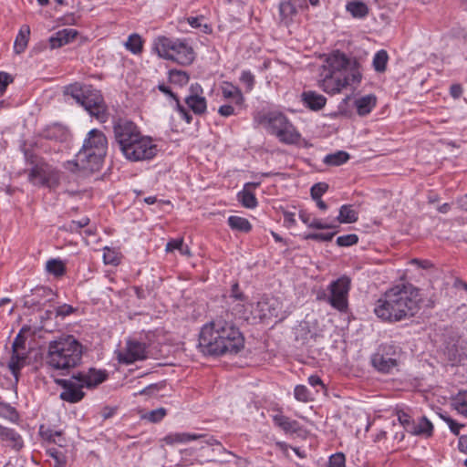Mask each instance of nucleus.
Instances as JSON below:
<instances>
[{
	"label": "nucleus",
	"mask_w": 467,
	"mask_h": 467,
	"mask_svg": "<svg viewBox=\"0 0 467 467\" xmlns=\"http://www.w3.org/2000/svg\"><path fill=\"white\" fill-rule=\"evenodd\" d=\"M244 347V337L231 320L218 317L203 325L199 335L198 348L204 355L237 354Z\"/></svg>",
	"instance_id": "nucleus-1"
},
{
	"label": "nucleus",
	"mask_w": 467,
	"mask_h": 467,
	"mask_svg": "<svg viewBox=\"0 0 467 467\" xmlns=\"http://www.w3.org/2000/svg\"><path fill=\"white\" fill-rule=\"evenodd\" d=\"M420 290L409 282H401L388 289L377 301L376 316L389 322L414 317L420 310Z\"/></svg>",
	"instance_id": "nucleus-2"
},
{
	"label": "nucleus",
	"mask_w": 467,
	"mask_h": 467,
	"mask_svg": "<svg viewBox=\"0 0 467 467\" xmlns=\"http://www.w3.org/2000/svg\"><path fill=\"white\" fill-rule=\"evenodd\" d=\"M84 346L72 335L60 336L47 343L44 364L60 376L69 375L81 364Z\"/></svg>",
	"instance_id": "nucleus-3"
},
{
	"label": "nucleus",
	"mask_w": 467,
	"mask_h": 467,
	"mask_svg": "<svg viewBox=\"0 0 467 467\" xmlns=\"http://www.w3.org/2000/svg\"><path fill=\"white\" fill-rule=\"evenodd\" d=\"M107 149L108 140L105 134L97 129L91 130L76 155V169L90 172L98 171L107 154Z\"/></svg>",
	"instance_id": "nucleus-4"
},
{
	"label": "nucleus",
	"mask_w": 467,
	"mask_h": 467,
	"mask_svg": "<svg viewBox=\"0 0 467 467\" xmlns=\"http://www.w3.org/2000/svg\"><path fill=\"white\" fill-rule=\"evenodd\" d=\"M65 94L70 95L79 105L95 117L99 122L104 123L109 119L108 107L100 91L92 88L91 86L74 83L65 88Z\"/></svg>",
	"instance_id": "nucleus-5"
},
{
	"label": "nucleus",
	"mask_w": 467,
	"mask_h": 467,
	"mask_svg": "<svg viewBox=\"0 0 467 467\" xmlns=\"http://www.w3.org/2000/svg\"><path fill=\"white\" fill-rule=\"evenodd\" d=\"M350 285V278L347 275H342L331 282L327 286L328 295L326 292L318 293L317 299L327 301L333 308L339 312H347Z\"/></svg>",
	"instance_id": "nucleus-6"
},
{
	"label": "nucleus",
	"mask_w": 467,
	"mask_h": 467,
	"mask_svg": "<svg viewBox=\"0 0 467 467\" xmlns=\"http://www.w3.org/2000/svg\"><path fill=\"white\" fill-rule=\"evenodd\" d=\"M327 65L328 73L340 72L343 76L349 75L352 82L358 83L361 80L358 63L350 60L344 53L335 51L330 54L327 58Z\"/></svg>",
	"instance_id": "nucleus-7"
},
{
	"label": "nucleus",
	"mask_w": 467,
	"mask_h": 467,
	"mask_svg": "<svg viewBox=\"0 0 467 467\" xmlns=\"http://www.w3.org/2000/svg\"><path fill=\"white\" fill-rule=\"evenodd\" d=\"M113 132L115 141L121 152L136 141V139L140 138L141 134L139 127L133 121L126 119L114 120Z\"/></svg>",
	"instance_id": "nucleus-8"
},
{
	"label": "nucleus",
	"mask_w": 467,
	"mask_h": 467,
	"mask_svg": "<svg viewBox=\"0 0 467 467\" xmlns=\"http://www.w3.org/2000/svg\"><path fill=\"white\" fill-rule=\"evenodd\" d=\"M158 152V147L150 137L140 135L136 141L132 142L122 154L126 159L139 161L152 159Z\"/></svg>",
	"instance_id": "nucleus-9"
},
{
	"label": "nucleus",
	"mask_w": 467,
	"mask_h": 467,
	"mask_svg": "<svg viewBox=\"0 0 467 467\" xmlns=\"http://www.w3.org/2000/svg\"><path fill=\"white\" fill-rule=\"evenodd\" d=\"M398 348L391 344L381 345L372 356L373 367L381 373H390L398 366Z\"/></svg>",
	"instance_id": "nucleus-10"
},
{
	"label": "nucleus",
	"mask_w": 467,
	"mask_h": 467,
	"mask_svg": "<svg viewBox=\"0 0 467 467\" xmlns=\"http://www.w3.org/2000/svg\"><path fill=\"white\" fill-rule=\"evenodd\" d=\"M28 180L34 185L52 187L57 182V176L51 166L45 162H40L30 169Z\"/></svg>",
	"instance_id": "nucleus-11"
},
{
	"label": "nucleus",
	"mask_w": 467,
	"mask_h": 467,
	"mask_svg": "<svg viewBox=\"0 0 467 467\" xmlns=\"http://www.w3.org/2000/svg\"><path fill=\"white\" fill-rule=\"evenodd\" d=\"M12 348L13 352L8 362V368L17 381L19 371L25 367L27 358L26 352L25 351V339L20 334L15 338Z\"/></svg>",
	"instance_id": "nucleus-12"
},
{
	"label": "nucleus",
	"mask_w": 467,
	"mask_h": 467,
	"mask_svg": "<svg viewBox=\"0 0 467 467\" xmlns=\"http://www.w3.org/2000/svg\"><path fill=\"white\" fill-rule=\"evenodd\" d=\"M74 380L75 379L72 378L70 379H55V382L63 389L59 395L62 400L69 403H77L84 398L85 393L82 390L84 387H80V382Z\"/></svg>",
	"instance_id": "nucleus-13"
},
{
	"label": "nucleus",
	"mask_w": 467,
	"mask_h": 467,
	"mask_svg": "<svg viewBox=\"0 0 467 467\" xmlns=\"http://www.w3.org/2000/svg\"><path fill=\"white\" fill-rule=\"evenodd\" d=\"M353 83L349 75L343 76L340 72H336V74L327 72L320 81V88L326 93L336 94Z\"/></svg>",
	"instance_id": "nucleus-14"
},
{
	"label": "nucleus",
	"mask_w": 467,
	"mask_h": 467,
	"mask_svg": "<svg viewBox=\"0 0 467 467\" xmlns=\"http://www.w3.org/2000/svg\"><path fill=\"white\" fill-rule=\"evenodd\" d=\"M202 93L203 89L200 84H192L189 88V95L185 98V103L196 115H202L206 112L207 102Z\"/></svg>",
	"instance_id": "nucleus-15"
},
{
	"label": "nucleus",
	"mask_w": 467,
	"mask_h": 467,
	"mask_svg": "<svg viewBox=\"0 0 467 467\" xmlns=\"http://www.w3.org/2000/svg\"><path fill=\"white\" fill-rule=\"evenodd\" d=\"M108 378L106 370L90 368L87 372H78L72 375V379L80 382V387L91 389L104 382Z\"/></svg>",
	"instance_id": "nucleus-16"
},
{
	"label": "nucleus",
	"mask_w": 467,
	"mask_h": 467,
	"mask_svg": "<svg viewBox=\"0 0 467 467\" xmlns=\"http://www.w3.org/2000/svg\"><path fill=\"white\" fill-rule=\"evenodd\" d=\"M169 59L181 65H189L194 59V53L188 45L182 42H176Z\"/></svg>",
	"instance_id": "nucleus-17"
},
{
	"label": "nucleus",
	"mask_w": 467,
	"mask_h": 467,
	"mask_svg": "<svg viewBox=\"0 0 467 467\" xmlns=\"http://www.w3.org/2000/svg\"><path fill=\"white\" fill-rule=\"evenodd\" d=\"M146 358V346L138 341H128L126 353L120 360L126 364H131L136 360Z\"/></svg>",
	"instance_id": "nucleus-18"
},
{
	"label": "nucleus",
	"mask_w": 467,
	"mask_h": 467,
	"mask_svg": "<svg viewBox=\"0 0 467 467\" xmlns=\"http://www.w3.org/2000/svg\"><path fill=\"white\" fill-rule=\"evenodd\" d=\"M77 35L78 32L72 28L59 30L49 38L50 47L51 48H58L74 39Z\"/></svg>",
	"instance_id": "nucleus-19"
},
{
	"label": "nucleus",
	"mask_w": 467,
	"mask_h": 467,
	"mask_svg": "<svg viewBox=\"0 0 467 467\" xmlns=\"http://www.w3.org/2000/svg\"><path fill=\"white\" fill-rule=\"evenodd\" d=\"M302 100L304 104L312 110L321 109L327 102L323 95L311 90L302 93Z\"/></svg>",
	"instance_id": "nucleus-20"
},
{
	"label": "nucleus",
	"mask_w": 467,
	"mask_h": 467,
	"mask_svg": "<svg viewBox=\"0 0 467 467\" xmlns=\"http://www.w3.org/2000/svg\"><path fill=\"white\" fill-rule=\"evenodd\" d=\"M0 441H5L8 446L15 450H20L23 447L21 436L14 430L0 425Z\"/></svg>",
	"instance_id": "nucleus-21"
},
{
	"label": "nucleus",
	"mask_w": 467,
	"mask_h": 467,
	"mask_svg": "<svg viewBox=\"0 0 467 467\" xmlns=\"http://www.w3.org/2000/svg\"><path fill=\"white\" fill-rule=\"evenodd\" d=\"M52 294L51 289L46 287L36 288L31 295L24 297V306L34 307L43 305L42 297L48 296Z\"/></svg>",
	"instance_id": "nucleus-22"
},
{
	"label": "nucleus",
	"mask_w": 467,
	"mask_h": 467,
	"mask_svg": "<svg viewBox=\"0 0 467 467\" xmlns=\"http://www.w3.org/2000/svg\"><path fill=\"white\" fill-rule=\"evenodd\" d=\"M176 42L168 37L161 36L155 40L154 49L161 57L169 59Z\"/></svg>",
	"instance_id": "nucleus-23"
},
{
	"label": "nucleus",
	"mask_w": 467,
	"mask_h": 467,
	"mask_svg": "<svg viewBox=\"0 0 467 467\" xmlns=\"http://www.w3.org/2000/svg\"><path fill=\"white\" fill-rule=\"evenodd\" d=\"M287 122L288 119L283 114H271L267 118V130L271 134L277 137Z\"/></svg>",
	"instance_id": "nucleus-24"
},
{
	"label": "nucleus",
	"mask_w": 467,
	"mask_h": 467,
	"mask_svg": "<svg viewBox=\"0 0 467 467\" xmlns=\"http://www.w3.org/2000/svg\"><path fill=\"white\" fill-rule=\"evenodd\" d=\"M296 5L293 4L290 0L283 1L279 5V17L280 22L285 26H288L292 21L294 16L296 15Z\"/></svg>",
	"instance_id": "nucleus-25"
},
{
	"label": "nucleus",
	"mask_w": 467,
	"mask_h": 467,
	"mask_svg": "<svg viewBox=\"0 0 467 467\" xmlns=\"http://www.w3.org/2000/svg\"><path fill=\"white\" fill-rule=\"evenodd\" d=\"M259 184L255 182H248L244 185L242 192L238 193V200L242 205L245 208H254L257 205V201L254 194L249 190V188H255Z\"/></svg>",
	"instance_id": "nucleus-26"
},
{
	"label": "nucleus",
	"mask_w": 467,
	"mask_h": 467,
	"mask_svg": "<svg viewBox=\"0 0 467 467\" xmlns=\"http://www.w3.org/2000/svg\"><path fill=\"white\" fill-rule=\"evenodd\" d=\"M205 434H190V433H171L164 437L163 441L169 444L172 445L174 443H186L191 441H195L199 439L205 438Z\"/></svg>",
	"instance_id": "nucleus-27"
},
{
	"label": "nucleus",
	"mask_w": 467,
	"mask_h": 467,
	"mask_svg": "<svg viewBox=\"0 0 467 467\" xmlns=\"http://www.w3.org/2000/svg\"><path fill=\"white\" fill-rule=\"evenodd\" d=\"M281 142L285 144H295L300 140V134L296 128L288 121L277 136Z\"/></svg>",
	"instance_id": "nucleus-28"
},
{
	"label": "nucleus",
	"mask_w": 467,
	"mask_h": 467,
	"mask_svg": "<svg viewBox=\"0 0 467 467\" xmlns=\"http://www.w3.org/2000/svg\"><path fill=\"white\" fill-rule=\"evenodd\" d=\"M376 102L377 98L372 94L358 99L355 101V106L357 108L358 114L360 116H365L368 114L376 106Z\"/></svg>",
	"instance_id": "nucleus-29"
},
{
	"label": "nucleus",
	"mask_w": 467,
	"mask_h": 467,
	"mask_svg": "<svg viewBox=\"0 0 467 467\" xmlns=\"http://www.w3.org/2000/svg\"><path fill=\"white\" fill-rule=\"evenodd\" d=\"M30 36V27L27 25L21 26L14 44V50L16 54H21L27 47Z\"/></svg>",
	"instance_id": "nucleus-30"
},
{
	"label": "nucleus",
	"mask_w": 467,
	"mask_h": 467,
	"mask_svg": "<svg viewBox=\"0 0 467 467\" xmlns=\"http://www.w3.org/2000/svg\"><path fill=\"white\" fill-rule=\"evenodd\" d=\"M222 94L224 99H233L238 105H242L244 99L241 90L232 83L224 82L222 87Z\"/></svg>",
	"instance_id": "nucleus-31"
},
{
	"label": "nucleus",
	"mask_w": 467,
	"mask_h": 467,
	"mask_svg": "<svg viewBox=\"0 0 467 467\" xmlns=\"http://www.w3.org/2000/svg\"><path fill=\"white\" fill-rule=\"evenodd\" d=\"M274 422L285 432L295 433L299 430V425L296 420H292L288 417L283 415L274 416Z\"/></svg>",
	"instance_id": "nucleus-32"
},
{
	"label": "nucleus",
	"mask_w": 467,
	"mask_h": 467,
	"mask_svg": "<svg viewBox=\"0 0 467 467\" xmlns=\"http://www.w3.org/2000/svg\"><path fill=\"white\" fill-rule=\"evenodd\" d=\"M358 219V213L352 209L351 205H342L339 209V214L337 220L340 223H356Z\"/></svg>",
	"instance_id": "nucleus-33"
},
{
	"label": "nucleus",
	"mask_w": 467,
	"mask_h": 467,
	"mask_svg": "<svg viewBox=\"0 0 467 467\" xmlns=\"http://www.w3.org/2000/svg\"><path fill=\"white\" fill-rule=\"evenodd\" d=\"M347 10L355 18H364L368 14L367 5L361 1H352L348 3Z\"/></svg>",
	"instance_id": "nucleus-34"
},
{
	"label": "nucleus",
	"mask_w": 467,
	"mask_h": 467,
	"mask_svg": "<svg viewBox=\"0 0 467 467\" xmlns=\"http://www.w3.org/2000/svg\"><path fill=\"white\" fill-rule=\"evenodd\" d=\"M228 224L232 229L244 233L249 232L252 228L247 219L235 215H232L228 218Z\"/></svg>",
	"instance_id": "nucleus-35"
},
{
	"label": "nucleus",
	"mask_w": 467,
	"mask_h": 467,
	"mask_svg": "<svg viewBox=\"0 0 467 467\" xmlns=\"http://www.w3.org/2000/svg\"><path fill=\"white\" fill-rule=\"evenodd\" d=\"M349 159V154L343 150H338L335 153L328 154L325 157L324 162L331 166H339L347 162Z\"/></svg>",
	"instance_id": "nucleus-36"
},
{
	"label": "nucleus",
	"mask_w": 467,
	"mask_h": 467,
	"mask_svg": "<svg viewBox=\"0 0 467 467\" xmlns=\"http://www.w3.org/2000/svg\"><path fill=\"white\" fill-rule=\"evenodd\" d=\"M389 56L386 50L378 51L373 57V67L377 72L382 73L386 70Z\"/></svg>",
	"instance_id": "nucleus-37"
},
{
	"label": "nucleus",
	"mask_w": 467,
	"mask_h": 467,
	"mask_svg": "<svg viewBox=\"0 0 467 467\" xmlns=\"http://www.w3.org/2000/svg\"><path fill=\"white\" fill-rule=\"evenodd\" d=\"M46 270L54 275L55 276H61L64 275L66 268L63 262L59 259H50L47 262Z\"/></svg>",
	"instance_id": "nucleus-38"
},
{
	"label": "nucleus",
	"mask_w": 467,
	"mask_h": 467,
	"mask_svg": "<svg viewBox=\"0 0 467 467\" xmlns=\"http://www.w3.org/2000/svg\"><path fill=\"white\" fill-rule=\"evenodd\" d=\"M453 406L459 413L467 417V389L458 393L453 399Z\"/></svg>",
	"instance_id": "nucleus-39"
},
{
	"label": "nucleus",
	"mask_w": 467,
	"mask_h": 467,
	"mask_svg": "<svg viewBox=\"0 0 467 467\" xmlns=\"http://www.w3.org/2000/svg\"><path fill=\"white\" fill-rule=\"evenodd\" d=\"M126 47L133 54L140 53L142 50L141 37L137 34L130 36L128 41L126 42Z\"/></svg>",
	"instance_id": "nucleus-40"
},
{
	"label": "nucleus",
	"mask_w": 467,
	"mask_h": 467,
	"mask_svg": "<svg viewBox=\"0 0 467 467\" xmlns=\"http://www.w3.org/2000/svg\"><path fill=\"white\" fill-rule=\"evenodd\" d=\"M0 417L16 421L18 419V414L14 407L7 403L0 402Z\"/></svg>",
	"instance_id": "nucleus-41"
},
{
	"label": "nucleus",
	"mask_w": 467,
	"mask_h": 467,
	"mask_svg": "<svg viewBox=\"0 0 467 467\" xmlns=\"http://www.w3.org/2000/svg\"><path fill=\"white\" fill-rule=\"evenodd\" d=\"M432 431L433 425L426 417H422L417 423V435L430 437L432 435Z\"/></svg>",
	"instance_id": "nucleus-42"
},
{
	"label": "nucleus",
	"mask_w": 467,
	"mask_h": 467,
	"mask_svg": "<svg viewBox=\"0 0 467 467\" xmlns=\"http://www.w3.org/2000/svg\"><path fill=\"white\" fill-rule=\"evenodd\" d=\"M170 80L173 84L184 86L189 82V76L185 71L171 70Z\"/></svg>",
	"instance_id": "nucleus-43"
},
{
	"label": "nucleus",
	"mask_w": 467,
	"mask_h": 467,
	"mask_svg": "<svg viewBox=\"0 0 467 467\" xmlns=\"http://www.w3.org/2000/svg\"><path fill=\"white\" fill-rule=\"evenodd\" d=\"M295 398L301 402H308L310 400V393L304 385H297L294 390Z\"/></svg>",
	"instance_id": "nucleus-44"
},
{
	"label": "nucleus",
	"mask_w": 467,
	"mask_h": 467,
	"mask_svg": "<svg viewBox=\"0 0 467 467\" xmlns=\"http://www.w3.org/2000/svg\"><path fill=\"white\" fill-rule=\"evenodd\" d=\"M328 190V184L326 182L315 183L310 189L312 199H319Z\"/></svg>",
	"instance_id": "nucleus-45"
},
{
	"label": "nucleus",
	"mask_w": 467,
	"mask_h": 467,
	"mask_svg": "<svg viewBox=\"0 0 467 467\" xmlns=\"http://www.w3.org/2000/svg\"><path fill=\"white\" fill-rule=\"evenodd\" d=\"M358 242V237L355 234L341 235L337 238V244L339 246H350Z\"/></svg>",
	"instance_id": "nucleus-46"
},
{
	"label": "nucleus",
	"mask_w": 467,
	"mask_h": 467,
	"mask_svg": "<svg viewBox=\"0 0 467 467\" xmlns=\"http://www.w3.org/2000/svg\"><path fill=\"white\" fill-rule=\"evenodd\" d=\"M40 434L41 436L43 437V439L48 441H52L59 446H61V441H57L56 438H59L61 439V432L59 431H54L52 430H47V431H43V427L40 428Z\"/></svg>",
	"instance_id": "nucleus-47"
},
{
	"label": "nucleus",
	"mask_w": 467,
	"mask_h": 467,
	"mask_svg": "<svg viewBox=\"0 0 467 467\" xmlns=\"http://www.w3.org/2000/svg\"><path fill=\"white\" fill-rule=\"evenodd\" d=\"M346 459L343 453H335L330 456L327 467H346Z\"/></svg>",
	"instance_id": "nucleus-48"
},
{
	"label": "nucleus",
	"mask_w": 467,
	"mask_h": 467,
	"mask_svg": "<svg viewBox=\"0 0 467 467\" xmlns=\"http://www.w3.org/2000/svg\"><path fill=\"white\" fill-rule=\"evenodd\" d=\"M240 80L246 87L248 91L253 89L254 85V76L250 71H243Z\"/></svg>",
	"instance_id": "nucleus-49"
},
{
	"label": "nucleus",
	"mask_w": 467,
	"mask_h": 467,
	"mask_svg": "<svg viewBox=\"0 0 467 467\" xmlns=\"http://www.w3.org/2000/svg\"><path fill=\"white\" fill-rule=\"evenodd\" d=\"M165 415L166 410L163 408H159L157 410L150 411L146 416V419H148L151 422H159L164 418Z\"/></svg>",
	"instance_id": "nucleus-50"
},
{
	"label": "nucleus",
	"mask_w": 467,
	"mask_h": 467,
	"mask_svg": "<svg viewBox=\"0 0 467 467\" xmlns=\"http://www.w3.org/2000/svg\"><path fill=\"white\" fill-rule=\"evenodd\" d=\"M335 233H327V234H318L313 233L306 235V239L321 241V242H329L333 239Z\"/></svg>",
	"instance_id": "nucleus-51"
},
{
	"label": "nucleus",
	"mask_w": 467,
	"mask_h": 467,
	"mask_svg": "<svg viewBox=\"0 0 467 467\" xmlns=\"http://www.w3.org/2000/svg\"><path fill=\"white\" fill-rule=\"evenodd\" d=\"M49 454L52 458L55 459L56 467H66V462H67L66 457L61 451H59L56 449H50Z\"/></svg>",
	"instance_id": "nucleus-52"
},
{
	"label": "nucleus",
	"mask_w": 467,
	"mask_h": 467,
	"mask_svg": "<svg viewBox=\"0 0 467 467\" xmlns=\"http://www.w3.org/2000/svg\"><path fill=\"white\" fill-rule=\"evenodd\" d=\"M103 259L107 265H116L119 264V258L117 257L115 252L108 247L104 249Z\"/></svg>",
	"instance_id": "nucleus-53"
},
{
	"label": "nucleus",
	"mask_w": 467,
	"mask_h": 467,
	"mask_svg": "<svg viewBox=\"0 0 467 467\" xmlns=\"http://www.w3.org/2000/svg\"><path fill=\"white\" fill-rule=\"evenodd\" d=\"M229 298L233 300V303H234L235 301H240V302H244L245 301V296L239 290V285H238L237 283L233 285L231 295L229 296Z\"/></svg>",
	"instance_id": "nucleus-54"
},
{
	"label": "nucleus",
	"mask_w": 467,
	"mask_h": 467,
	"mask_svg": "<svg viewBox=\"0 0 467 467\" xmlns=\"http://www.w3.org/2000/svg\"><path fill=\"white\" fill-rule=\"evenodd\" d=\"M13 81L12 77L5 72H0V96L4 94L6 87Z\"/></svg>",
	"instance_id": "nucleus-55"
},
{
	"label": "nucleus",
	"mask_w": 467,
	"mask_h": 467,
	"mask_svg": "<svg viewBox=\"0 0 467 467\" xmlns=\"http://www.w3.org/2000/svg\"><path fill=\"white\" fill-rule=\"evenodd\" d=\"M74 311H75V308L72 306L64 304V305L57 307L56 314H57V316L65 317L72 314Z\"/></svg>",
	"instance_id": "nucleus-56"
},
{
	"label": "nucleus",
	"mask_w": 467,
	"mask_h": 467,
	"mask_svg": "<svg viewBox=\"0 0 467 467\" xmlns=\"http://www.w3.org/2000/svg\"><path fill=\"white\" fill-rule=\"evenodd\" d=\"M89 223V219L88 217H84L78 221H72L70 223V229L72 231H78Z\"/></svg>",
	"instance_id": "nucleus-57"
},
{
	"label": "nucleus",
	"mask_w": 467,
	"mask_h": 467,
	"mask_svg": "<svg viewBox=\"0 0 467 467\" xmlns=\"http://www.w3.org/2000/svg\"><path fill=\"white\" fill-rule=\"evenodd\" d=\"M177 109L180 112L182 118L186 121V123L190 124L192 120V116L183 106L181 105L180 100L177 102Z\"/></svg>",
	"instance_id": "nucleus-58"
},
{
	"label": "nucleus",
	"mask_w": 467,
	"mask_h": 467,
	"mask_svg": "<svg viewBox=\"0 0 467 467\" xmlns=\"http://www.w3.org/2000/svg\"><path fill=\"white\" fill-rule=\"evenodd\" d=\"M183 243L182 239H172L170 242L167 243L166 245V251L167 252H172L174 250H180V247L182 246Z\"/></svg>",
	"instance_id": "nucleus-59"
},
{
	"label": "nucleus",
	"mask_w": 467,
	"mask_h": 467,
	"mask_svg": "<svg viewBox=\"0 0 467 467\" xmlns=\"http://www.w3.org/2000/svg\"><path fill=\"white\" fill-rule=\"evenodd\" d=\"M309 227L323 230V229H332L335 226L333 224L324 223L320 220L314 219V220H312L311 223H309Z\"/></svg>",
	"instance_id": "nucleus-60"
},
{
	"label": "nucleus",
	"mask_w": 467,
	"mask_h": 467,
	"mask_svg": "<svg viewBox=\"0 0 467 467\" xmlns=\"http://www.w3.org/2000/svg\"><path fill=\"white\" fill-rule=\"evenodd\" d=\"M218 112L223 117H229L234 114V109L231 105H223L219 108Z\"/></svg>",
	"instance_id": "nucleus-61"
},
{
	"label": "nucleus",
	"mask_w": 467,
	"mask_h": 467,
	"mask_svg": "<svg viewBox=\"0 0 467 467\" xmlns=\"http://www.w3.org/2000/svg\"><path fill=\"white\" fill-rule=\"evenodd\" d=\"M450 93L452 98L459 99L462 94V88L459 84H453L451 86Z\"/></svg>",
	"instance_id": "nucleus-62"
},
{
	"label": "nucleus",
	"mask_w": 467,
	"mask_h": 467,
	"mask_svg": "<svg viewBox=\"0 0 467 467\" xmlns=\"http://www.w3.org/2000/svg\"><path fill=\"white\" fill-rule=\"evenodd\" d=\"M284 221L287 226H293L296 224L295 213L291 212L284 213Z\"/></svg>",
	"instance_id": "nucleus-63"
},
{
	"label": "nucleus",
	"mask_w": 467,
	"mask_h": 467,
	"mask_svg": "<svg viewBox=\"0 0 467 467\" xmlns=\"http://www.w3.org/2000/svg\"><path fill=\"white\" fill-rule=\"evenodd\" d=\"M458 448L462 452H467V436L462 435L459 438Z\"/></svg>",
	"instance_id": "nucleus-64"
}]
</instances>
